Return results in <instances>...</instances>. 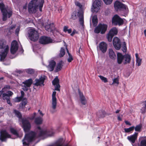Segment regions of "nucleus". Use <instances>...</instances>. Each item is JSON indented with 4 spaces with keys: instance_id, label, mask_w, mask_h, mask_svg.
<instances>
[{
    "instance_id": "nucleus-45",
    "label": "nucleus",
    "mask_w": 146,
    "mask_h": 146,
    "mask_svg": "<svg viewBox=\"0 0 146 146\" xmlns=\"http://www.w3.org/2000/svg\"><path fill=\"white\" fill-rule=\"evenodd\" d=\"M79 21L80 25L82 26H83L84 25V21L83 17V16H82L80 18Z\"/></svg>"
},
{
    "instance_id": "nucleus-2",
    "label": "nucleus",
    "mask_w": 146,
    "mask_h": 146,
    "mask_svg": "<svg viewBox=\"0 0 146 146\" xmlns=\"http://www.w3.org/2000/svg\"><path fill=\"white\" fill-rule=\"evenodd\" d=\"M44 3V0H32L29 3L28 9L30 13H35L38 6L40 11H42V8Z\"/></svg>"
},
{
    "instance_id": "nucleus-49",
    "label": "nucleus",
    "mask_w": 146,
    "mask_h": 146,
    "mask_svg": "<svg viewBox=\"0 0 146 146\" xmlns=\"http://www.w3.org/2000/svg\"><path fill=\"white\" fill-rule=\"evenodd\" d=\"M126 49H127V48H126V44H125V42H124V45L122 47V50L123 52H126Z\"/></svg>"
},
{
    "instance_id": "nucleus-54",
    "label": "nucleus",
    "mask_w": 146,
    "mask_h": 146,
    "mask_svg": "<svg viewBox=\"0 0 146 146\" xmlns=\"http://www.w3.org/2000/svg\"><path fill=\"white\" fill-rule=\"evenodd\" d=\"M21 96L20 97L23 98L24 95V93L23 91H21Z\"/></svg>"
},
{
    "instance_id": "nucleus-17",
    "label": "nucleus",
    "mask_w": 146,
    "mask_h": 146,
    "mask_svg": "<svg viewBox=\"0 0 146 146\" xmlns=\"http://www.w3.org/2000/svg\"><path fill=\"white\" fill-rule=\"evenodd\" d=\"M11 88V87L9 85H5L1 90L0 91V98H1L2 95H3L4 98H5V97L7 96L8 93H6L5 92L7 90L10 89Z\"/></svg>"
},
{
    "instance_id": "nucleus-47",
    "label": "nucleus",
    "mask_w": 146,
    "mask_h": 146,
    "mask_svg": "<svg viewBox=\"0 0 146 146\" xmlns=\"http://www.w3.org/2000/svg\"><path fill=\"white\" fill-rule=\"evenodd\" d=\"M15 25H12L11 27L9 28V32L10 33L12 32L13 29L15 28Z\"/></svg>"
},
{
    "instance_id": "nucleus-36",
    "label": "nucleus",
    "mask_w": 146,
    "mask_h": 146,
    "mask_svg": "<svg viewBox=\"0 0 146 146\" xmlns=\"http://www.w3.org/2000/svg\"><path fill=\"white\" fill-rule=\"evenodd\" d=\"M13 112L15 115L19 118H21L22 117L21 114V113L19 111L15 110H14L13 111Z\"/></svg>"
},
{
    "instance_id": "nucleus-1",
    "label": "nucleus",
    "mask_w": 146,
    "mask_h": 146,
    "mask_svg": "<svg viewBox=\"0 0 146 146\" xmlns=\"http://www.w3.org/2000/svg\"><path fill=\"white\" fill-rule=\"evenodd\" d=\"M37 129L38 130L36 133L31 131L25 135L24 139L23 140L24 145L28 146L30 142L38 137H45L50 135L46 130L42 129L40 127H38Z\"/></svg>"
},
{
    "instance_id": "nucleus-21",
    "label": "nucleus",
    "mask_w": 146,
    "mask_h": 146,
    "mask_svg": "<svg viewBox=\"0 0 146 146\" xmlns=\"http://www.w3.org/2000/svg\"><path fill=\"white\" fill-rule=\"evenodd\" d=\"M138 133L135 132L134 133L131 135L128 136L127 139L132 144L134 143L137 138Z\"/></svg>"
},
{
    "instance_id": "nucleus-5",
    "label": "nucleus",
    "mask_w": 146,
    "mask_h": 146,
    "mask_svg": "<svg viewBox=\"0 0 146 146\" xmlns=\"http://www.w3.org/2000/svg\"><path fill=\"white\" fill-rule=\"evenodd\" d=\"M5 5L3 3H0V9L3 14V21H6L7 18V16L9 18L12 15V11L11 10H7L4 8Z\"/></svg>"
},
{
    "instance_id": "nucleus-41",
    "label": "nucleus",
    "mask_w": 146,
    "mask_h": 146,
    "mask_svg": "<svg viewBox=\"0 0 146 146\" xmlns=\"http://www.w3.org/2000/svg\"><path fill=\"white\" fill-rule=\"evenodd\" d=\"M98 77L100 78V79L105 83L108 82V81L107 78L102 76L101 75H99Z\"/></svg>"
},
{
    "instance_id": "nucleus-64",
    "label": "nucleus",
    "mask_w": 146,
    "mask_h": 146,
    "mask_svg": "<svg viewBox=\"0 0 146 146\" xmlns=\"http://www.w3.org/2000/svg\"><path fill=\"white\" fill-rule=\"evenodd\" d=\"M81 50V51H82V49H81V48H80V49H79V50L78 51V53H79V54H80V51Z\"/></svg>"
},
{
    "instance_id": "nucleus-40",
    "label": "nucleus",
    "mask_w": 146,
    "mask_h": 146,
    "mask_svg": "<svg viewBox=\"0 0 146 146\" xmlns=\"http://www.w3.org/2000/svg\"><path fill=\"white\" fill-rule=\"evenodd\" d=\"M10 131L11 133L14 135L17 136H18V134L17 131L14 128H11L10 129Z\"/></svg>"
},
{
    "instance_id": "nucleus-39",
    "label": "nucleus",
    "mask_w": 146,
    "mask_h": 146,
    "mask_svg": "<svg viewBox=\"0 0 146 146\" xmlns=\"http://www.w3.org/2000/svg\"><path fill=\"white\" fill-rule=\"evenodd\" d=\"M139 146H146V140L143 139L141 140Z\"/></svg>"
},
{
    "instance_id": "nucleus-43",
    "label": "nucleus",
    "mask_w": 146,
    "mask_h": 146,
    "mask_svg": "<svg viewBox=\"0 0 146 146\" xmlns=\"http://www.w3.org/2000/svg\"><path fill=\"white\" fill-rule=\"evenodd\" d=\"M67 52L69 56V58L68 59V62H70L72 60H73V58L72 56L68 52V51L67 49Z\"/></svg>"
},
{
    "instance_id": "nucleus-58",
    "label": "nucleus",
    "mask_w": 146,
    "mask_h": 146,
    "mask_svg": "<svg viewBox=\"0 0 146 146\" xmlns=\"http://www.w3.org/2000/svg\"><path fill=\"white\" fill-rule=\"evenodd\" d=\"M75 31H73L72 32V33L70 34L71 36H73L75 34Z\"/></svg>"
},
{
    "instance_id": "nucleus-51",
    "label": "nucleus",
    "mask_w": 146,
    "mask_h": 146,
    "mask_svg": "<svg viewBox=\"0 0 146 146\" xmlns=\"http://www.w3.org/2000/svg\"><path fill=\"white\" fill-rule=\"evenodd\" d=\"M71 18H72L73 19H75L77 18V16L76 15L73 13L71 15Z\"/></svg>"
},
{
    "instance_id": "nucleus-15",
    "label": "nucleus",
    "mask_w": 146,
    "mask_h": 146,
    "mask_svg": "<svg viewBox=\"0 0 146 146\" xmlns=\"http://www.w3.org/2000/svg\"><path fill=\"white\" fill-rule=\"evenodd\" d=\"M52 40L50 38L45 36H42L39 39V42L42 44H46L51 43Z\"/></svg>"
},
{
    "instance_id": "nucleus-53",
    "label": "nucleus",
    "mask_w": 146,
    "mask_h": 146,
    "mask_svg": "<svg viewBox=\"0 0 146 146\" xmlns=\"http://www.w3.org/2000/svg\"><path fill=\"white\" fill-rule=\"evenodd\" d=\"M20 30V28L19 27H17L15 30V33L18 34L19 33Z\"/></svg>"
},
{
    "instance_id": "nucleus-56",
    "label": "nucleus",
    "mask_w": 146,
    "mask_h": 146,
    "mask_svg": "<svg viewBox=\"0 0 146 146\" xmlns=\"http://www.w3.org/2000/svg\"><path fill=\"white\" fill-rule=\"evenodd\" d=\"M117 119L119 121H121L122 119L121 117H120V115H119L117 116Z\"/></svg>"
},
{
    "instance_id": "nucleus-29",
    "label": "nucleus",
    "mask_w": 146,
    "mask_h": 146,
    "mask_svg": "<svg viewBox=\"0 0 146 146\" xmlns=\"http://www.w3.org/2000/svg\"><path fill=\"white\" fill-rule=\"evenodd\" d=\"M109 55L110 58L112 59H115L116 58L115 52L111 49H109Z\"/></svg>"
},
{
    "instance_id": "nucleus-35",
    "label": "nucleus",
    "mask_w": 146,
    "mask_h": 146,
    "mask_svg": "<svg viewBox=\"0 0 146 146\" xmlns=\"http://www.w3.org/2000/svg\"><path fill=\"white\" fill-rule=\"evenodd\" d=\"M142 127V124H140L139 125H137L135 127L134 129L136 131L140 132L141 130V128Z\"/></svg>"
},
{
    "instance_id": "nucleus-8",
    "label": "nucleus",
    "mask_w": 146,
    "mask_h": 146,
    "mask_svg": "<svg viewBox=\"0 0 146 146\" xmlns=\"http://www.w3.org/2000/svg\"><path fill=\"white\" fill-rule=\"evenodd\" d=\"M114 7L115 9L117 11H124L127 9V6L120 2L116 1L115 3Z\"/></svg>"
},
{
    "instance_id": "nucleus-50",
    "label": "nucleus",
    "mask_w": 146,
    "mask_h": 146,
    "mask_svg": "<svg viewBox=\"0 0 146 146\" xmlns=\"http://www.w3.org/2000/svg\"><path fill=\"white\" fill-rule=\"evenodd\" d=\"M76 5L80 7V8H82V5L79 2H77L75 3Z\"/></svg>"
},
{
    "instance_id": "nucleus-63",
    "label": "nucleus",
    "mask_w": 146,
    "mask_h": 146,
    "mask_svg": "<svg viewBox=\"0 0 146 146\" xmlns=\"http://www.w3.org/2000/svg\"><path fill=\"white\" fill-rule=\"evenodd\" d=\"M144 35H145V37H146V29H145L144 30Z\"/></svg>"
},
{
    "instance_id": "nucleus-61",
    "label": "nucleus",
    "mask_w": 146,
    "mask_h": 146,
    "mask_svg": "<svg viewBox=\"0 0 146 146\" xmlns=\"http://www.w3.org/2000/svg\"><path fill=\"white\" fill-rule=\"evenodd\" d=\"M144 104H145V109H146V100L144 102Z\"/></svg>"
},
{
    "instance_id": "nucleus-57",
    "label": "nucleus",
    "mask_w": 146,
    "mask_h": 146,
    "mask_svg": "<svg viewBox=\"0 0 146 146\" xmlns=\"http://www.w3.org/2000/svg\"><path fill=\"white\" fill-rule=\"evenodd\" d=\"M72 31V29H68V31H67L68 32V33H70Z\"/></svg>"
},
{
    "instance_id": "nucleus-30",
    "label": "nucleus",
    "mask_w": 146,
    "mask_h": 146,
    "mask_svg": "<svg viewBox=\"0 0 146 146\" xmlns=\"http://www.w3.org/2000/svg\"><path fill=\"white\" fill-rule=\"evenodd\" d=\"M124 60L125 64L129 63L130 62L131 58L129 55L126 54L124 55Z\"/></svg>"
},
{
    "instance_id": "nucleus-44",
    "label": "nucleus",
    "mask_w": 146,
    "mask_h": 146,
    "mask_svg": "<svg viewBox=\"0 0 146 146\" xmlns=\"http://www.w3.org/2000/svg\"><path fill=\"white\" fill-rule=\"evenodd\" d=\"M26 72L28 74H32L34 72V70L31 69H28L26 70Z\"/></svg>"
},
{
    "instance_id": "nucleus-26",
    "label": "nucleus",
    "mask_w": 146,
    "mask_h": 146,
    "mask_svg": "<svg viewBox=\"0 0 146 146\" xmlns=\"http://www.w3.org/2000/svg\"><path fill=\"white\" fill-rule=\"evenodd\" d=\"M78 93L80 97V101L83 105H85L86 103V98L84 96L82 93L81 92L80 90H78Z\"/></svg>"
},
{
    "instance_id": "nucleus-16",
    "label": "nucleus",
    "mask_w": 146,
    "mask_h": 146,
    "mask_svg": "<svg viewBox=\"0 0 146 146\" xmlns=\"http://www.w3.org/2000/svg\"><path fill=\"white\" fill-rule=\"evenodd\" d=\"M18 48V45L17 42L16 40L12 41L11 44L10 49L11 53L13 54H15Z\"/></svg>"
},
{
    "instance_id": "nucleus-3",
    "label": "nucleus",
    "mask_w": 146,
    "mask_h": 146,
    "mask_svg": "<svg viewBox=\"0 0 146 146\" xmlns=\"http://www.w3.org/2000/svg\"><path fill=\"white\" fill-rule=\"evenodd\" d=\"M0 60L3 61L6 57L9 51V47L7 44L6 42L3 40H0Z\"/></svg>"
},
{
    "instance_id": "nucleus-23",
    "label": "nucleus",
    "mask_w": 146,
    "mask_h": 146,
    "mask_svg": "<svg viewBox=\"0 0 146 146\" xmlns=\"http://www.w3.org/2000/svg\"><path fill=\"white\" fill-rule=\"evenodd\" d=\"M59 80L57 78H56L52 81V84L55 86L54 90L59 91L60 90V86L59 84Z\"/></svg>"
},
{
    "instance_id": "nucleus-60",
    "label": "nucleus",
    "mask_w": 146,
    "mask_h": 146,
    "mask_svg": "<svg viewBox=\"0 0 146 146\" xmlns=\"http://www.w3.org/2000/svg\"><path fill=\"white\" fill-rule=\"evenodd\" d=\"M38 111L40 112V115H42V116H43V114L42 113L41 111H40V110H38Z\"/></svg>"
},
{
    "instance_id": "nucleus-20",
    "label": "nucleus",
    "mask_w": 146,
    "mask_h": 146,
    "mask_svg": "<svg viewBox=\"0 0 146 146\" xmlns=\"http://www.w3.org/2000/svg\"><path fill=\"white\" fill-rule=\"evenodd\" d=\"M45 76H41L39 79H36L35 80V83L34 84L36 86H42L44 85V83L45 80Z\"/></svg>"
},
{
    "instance_id": "nucleus-33",
    "label": "nucleus",
    "mask_w": 146,
    "mask_h": 146,
    "mask_svg": "<svg viewBox=\"0 0 146 146\" xmlns=\"http://www.w3.org/2000/svg\"><path fill=\"white\" fill-rule=\"evenodd\" d=\"M92 21L94 26H96L98 24V19L96 15L92 17Z\"/></svg>"
},
{
    "instance_id": "nucleus-25",
    "label": "nucleus",
    "mask_w": 146,
    "mask_h": 146,
    "mask_svg": "<svg viewBox=\"0 0 146 146\" xmlns=\"http://www.w3.org/2000/svg\"><path fill=\"white\" fill-rule=\"evenodd\" d=\"M56 64V63L54 60H51L49 62V65L47 66L48 70L50 71H53Z\"/></svg>"
},
{
    "instance_id": "nucleus-34",
    "label": "nucleus",
    "mask_w": 146,
    "mask_h": 146,
    "mask_svg": "<svg viewBox=\"0 0 146 146\" xmlns=\"http://www.w3.org/2000/svg\"><path fill=\"white\" fill-rule=\"evenodd\" d=\"M42 119L40 117L36 118L35 119V123L36 124H40L42 123Z\"/></svg>"
},
{
    "instance_id": "nucleus-48",
    "label": "nucleus",
    "mask_w": 146,
    "mask_h": 146,
    "mask_svg": "<svg viewBox=\"0 0 146 146\" xmlns=\"http://www.w3.org/2000/svg\"><path fill=\"white\" fill-rule=\"evenodd\" d=\"M23 98L20 96L17 97L15 98V101L16 102H19L22 100Z\"/></svg>"
},
{
    "instance_id": "nucleus-14",
    "label": "nucleus",
    "mask_w": 146,
    "mask_h": 146,
    "mask_svg": "<svg viewBox=\"0 0 146 146\" xmlns=\"http://www.w3.org/2000/svg\"><path fill=\"white\" fill-rule=\"evenodd\" d=\"M101 2V0H95L93 3L92 11L93 12H97L98 8L100 6Z\"/></svg>"
},
{
    "instance_id": "nucleus-6",
    "label": "nucleus",
    "mask_w": 146,
    "mask_h": 146,
    "mask_svg": "<svg viewBox=\"0 0 146 146\" xmlns=\"http://www.w3.org/2000/svg\"><path fill=\"white\" fill-rule=\"evenodd\" d=\"M28 34L29 38L32 41H35L37 40L39 38L38 34V32L34 29L29 30Z\"/></svg>"
},
{
    "instance_id": "nucleus-52",
    "label": "nucleus",
    "mask_w": 146,
    "mask_h": 146,
    "mask_svg": "<svg viewBox=\"0 0 146 146\" xmlns=\"http://www.w3.org/2000/svg\"><path fill=\"white\" fill-rule=\"evenodd\" d=\"M68 27L66 26H64V31L65 32H66L68 29Z\"/></svg>"
},
{
    "instance_id": "nucleus-31",
    "label": "nucleus",
    "mask_w": 146,
    "mask_h": 146,
    "mask_svg": "<svg viewBox=\"0 0 146 146\" xmlns=\"http://www.w3.org/2000/svg\"><path fill=\"white\" fill-rule=\"evenodd\" d=\"M27 103V100L26 98H23L22 101L19 105V108L20 109L23 108Z\"/></svg>"
},
{
    "instance_id": "nucleus-19",
    "label": "nucleus",
    "mask_w": 146,
    "mask_h": 146,
    "mask_svg": "<svg viewBox=\"0 0 146 146\" xmlns=\"http://www.w3.org/2000/svg\"><path fill=\"white\" fill-rule=\"evenodd\" d=\"M11 136L6 131H1L0 139L2 141H5L7 138H10Z\"/></svg>"
},
{
    "instance_id": "nucleus-4",
    "label": "nucleus",
    "mask_w": 146,
    "mask_h": 146,
    "mask_svg": "<svg viewBox=\"0 0 146 146\" xmlns=\"http://www.w3.org/2000/svg\"><path fill=\"white\" fill-rule=\"evenodd\" d=\"M33 114L34 115L31 117H29L27 118H23L22 119V126L25 132L29 131L31 129V124L28 119L31 120L34 119L36 114L35 113H34Z\"/></svg>"
},
{
    "instance_id": "nucleus-28",
    "label": "nucleus",
    "mask_w": 146,
    "mask_h": 146,
    "mask_svg": "<svg viewBox=\"0 0 146 146\" xmlns=\"http://www.w3.org/2000/svg\"><path fill=\"white\" fill-rule=\"evenodd\" d=\"M117 62L119 64H121L124 59V55L121 53H117Z\"/></svg>"
},
{
    "instance_id": "nucleus-59",
    "label": "nucleus",
    "mask_w": 146,
    "mask_h": 146,
    "mask_svg": "<svg viewBox=\"0 0 146 146\" xmlns=\"http://www.w3.org/2000/svg\"><path fill=\"white\" fill-rule=\"evenodd\" d=\"M17 73H19V74H20L23 72V71L20 70L17 71Z\"/></svg>"
},
{
    "instance_id": "nucleus-7",
    "label": "nucleus",
    "mask_w": 146,
    "mask_h": 146,
    "mask_svg": "<svg viewBox=\"0 0 146 146\" xmlns=\"http://www.w3.org/2000/svg\"><path fill=\"white\" fill-rule=\"evenodd\" d=\"M108 26L104 24H100L95 29L94 32L97 33H99L100 32L102 34H104L107 30Z\"/></svg>"
},
{
    "instance_id": "nucleus-55",
    "label": "nucleus",
    "mask_w": 146,
    "mask_h": 146,
    "mask_svg": "<svg viewBox=\"0 0 146 146\" xmlns=\"http://www.w3.org/2000/svg\"><path fill=\"white\" fill-rule=\"evenodd\" d=\"M125 123L127 125H131V123L128 121H125Z\"/></svg>"
},
{
    "instance_id": "nucleus-62",
    "label": "nucleus",
    "mask_w": 146,
    "mask_h": 146,
    "mask_svg": "<svg viewBox=\"0 0 146 146\" xmlns=\"http://www.w3.org/2000/svg\"><path fill=\"white\" fill-rule=\"evenodd\" d=\"M120 111V110H117L115 111V113H119V111Z\"/></svg>"
},
{
    "instance_id": "nucleus-37",
    "label": "nucleus",
    "mask_w": 146,
    "mask_h": 146,
    "mask_svg": "<svg viewBox=\"0 0 146 146\" xmlns=\"http://www.w3.org/2000/svg\"><path fill=\"white\" fill-rule=\"evenodd\" d=\"M134 129V126H132L129 128H125L124 129L125 133H129L131 131H133Z\"/></svg>"
},
{
    "instance_id": "nucleus-10",
    "label": "nucleus",
    "mask_w": 146,
    "mask_h": 146,
    "mask_svg": "<svg viewBox=\"0 0 146 146\" xmlns=\"http://www.w3.org/2000/svg\"><path fill=\"white\" fill-rule=\"evenodd\" d=\"M112 23L114 25L120 26L123 24V19L117 15H115L112 18Z\"/></svg>"
},
{
    "instance_id": "nucleus-9",
    "label": "nucleus",
    "mask_w": 146,
    "mask_h": 146,
    "mask_svg": "<svg viewBox=\"0 0 146 146\" xmlns=\"http://www.w3.org/2000/svg\"><path fill=\"white\" fill-rule=\"evenodd\" d=\"M118 32L117 29L116 27L111 29L107 35V38L109 42L111 41L113 36L117 35Z\"/></svg>"
},
{
    "instance_id": "nucleus-46",
    "label": "nucleus",
    "mask_w": 146,
    "mask_h": 146,
    "mask_svg": "<svg viewBox=\"0 0 146 146\" xmlns=\"http://www.w3.org/2000/svg\"><path fill=\"white\" fill-rule=\"evenodd\" d=\"M105 3L106 5L111 4L113 0H103Z\"/></svg>"
},
{
    "instance_id": "nucleus-32",
    "label": "nucleus",
    "mask_w": 146,
    "mask_h": 146,
    "mask_svg": "<svg viewBox=\"0 0 146 146\" xmlns=\"http://www.w3.org/2000/svg\"><path fill=\"white\" fill-rule=\"evenodd\" d=\"M135 56L136 58V64L139 66L141 65L142 59L138 57L137 53L135 54Z\"/></svg>"
},
{
    "instance_id": "nucleus-13",
    "label": "nucleus",
    "mask_w": 146,
    "mask_h": 146,
    "mask_svg": "<svg viewBox=\"0 0 146 146\" xmlns=\"http://www.w3.org/2000/svg\"><path fill=\"white\" fill-rule=\"evenodd\" d=\"M113 45L116 50L120 49L121 46V42L120 39L117 37H114L113 41Z\"/></svg>"
},
{
    "instance_id": "nucleus-38",
    "label": "nucleus",
    "mask_w": 146,
    "mask_h": 146,
    "mask_svg": "<svg viewBox=\"0 0 146 146\" xmlns=\"http://www.w3.org/2000/svg\"><path fill=\"white\" fill-rule=\"evenodd\" d=\"M65 52L64 49V48L62 47L60 49V53L59 56L60 57H63L65 54Z\"/></svg>"
},
{
    "instance_id": "nucleus-11",
    "label": "nucleus",
    "mask_w": 146,
    "mask_h": 146,
    "mask_svg": "<svg viewBox=\"0 0 146 146\" xmlns=\"http://www.w3.org/2000/svg\"><path fill=\"white\" fill-rule=\"evenodd\" d=\"M33 81L31 79L26 80L22 82L23 84L22 86V89L24 91H27L33 83Z\"/></svg>"
},
{
    "instance_id": "nucleus-27",
    "label": "nucleus",
    "mask_w": 146,
    "mask_h": 146,
    "mask_svg": "<svg viewBox=\"0 0 146 146\" xmlns=\"http://www.w3.org/2000/svg\"><path fill=\"white\" fill-rule=\"evenodd\" d=\"M64 63L62 61H60L57 64L56 68L55 70L56 72H58L61 70L63 66Z\"/></svg>"
},
{
    "instance_id": "nucleus-42",
    "label": "nucleus",
    "mask_w": 146,
    "mask_h": 146,
    "mask_svg": "<svg viewBox=\"0 0 146 146\" xmlns=\"http://www.w3.org/2000/svg\"><path fill=\"white\" fill-rule=\"evenodd\" d=\"M113 82L112 84H116L115 85L117 86L119 83V79L118 78H114L113 80Z\"/></svg>"
},
{
    "instance_id": "nucleus-12",
    "label": "nucleus",
    "mask_w": 146,
    "mask_h": 146,
    "mask_svg": "<svg viewBox=\"0 0 146 146\" xmlns=\"http://www.w3.org/2000/svg\"><path fill=\"white\" fill-rule=\"evenodd\" d=\"M56 92L54 91L53 92L52 95V108L54 111H52L51 110H50L51 112L53 113L54 111V110L56 109L57 105V99L56 97Z\"/></svg>"
},
{
    "instance_id": "nucleus-18",
    "label": "nucleus",
    "mask_w": 146,
    "mask_h": 146,
    "mask_svg": "<svg viewBox=\"0 0 146 146\" xmlns=\"http://www.w3.org/2000/svg\"><path fill=\"white\" fill-rule=\"evenodd\" d=\"M108 45L107 43L104 42H100L99 45V48L100 51L103 53H105L107 50Z\"/></svg>"
},
{
    "instance_id": "nucleus-22",
    "label": "nucleus",
    "mask_w": 146,
    "mask_h": 146,
    "mask_svg": "<svg viewBox=\"0 0 146 146\" xmlns=\"http://www.w3.org/2000/svg\"><path fill=\"white\" fill-rule=\"evenodd\" d=\"M45 30L48 32H53L56 29V28L53 23H51L50 24L46 25L45 26Z\"/></svg>"
},
{
    "instance_id": "nucleus-24",
    "label": "nucleus",
    "mask_w": 146,
    "mask_h": 146,
    "mask_svg": "<svg viewBox=\"0 0 146 146\" xmlns=\"http://www.w3.org/2000/svg\"><path fill=\"white\" fill-rule=\"evenodd\" d=\"M8 93V94L7 96L4 98L3 95H2L1 98H2L3 100H7V102L8 104L11 105V103L10 97L13 94V92L10 91H8L7 92Z\"/></svg>"
}]
</instances>
